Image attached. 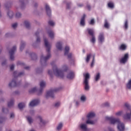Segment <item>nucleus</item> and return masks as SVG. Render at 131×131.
I'll return each mask as SVG.
<instances>
[{"label": "nucleus", "instance_id": "5fc2aeb1", "mask_svg": "<svg viewBox=\"0 0 131 131\" xmlns=\"http://www.w3.org/2000/svg\"><path fill=\"white\" fill-rule=\"evenodd\" d=\"M18 26V24H17V23H14V24H13V25H12V27H13V28H14V29H15V28H16V27H17V26Z\"/></svg>", "mask_w": 131, "mask_h": 131}, {"label": "nucleus", "instance_id": "ea45409f", "mask_svg": "<svg viewBox=\"0 0 131 131\" xmlns=\"http://www.w3.org/2000/svg\"><path fill=\"white\" fill-rule=\"evenodd\" d=\"M91 56H92V54H89L87 55V57L86 58V62H87V63L90 61V59H91Z\"/></svg>", "mask_w": 131, "mask_h": 131}, {"label": "nucleus", "instance_id": "58836bf2", "mask_svg": "<svg viewBox=\"0 0 131 131\" xmlns=\"http://www.w3.org/2000/svg\"><path fill=\"white\" fill-rule=\"evenodd\" d=\"M109 24L108 23V21H107V20H105V22H104V27L105 28H109Z\"/></svg>", "mask_w": 131, "mask_h": 131}, {"label": "nucleus", "instance_id": "b1692460", "mask_svg": "<svg viewBox=\"0 0 131 131\" xmlns=\"http://www.w3.org/2000/svg\"><path fill=\"white\" fill-rule=\"evenodd\" d=\"M64 50H65L64 55L66 56V55H68V53H69V50H70V49L68 46H66L65 47Z\"/></svg>", "mask_w": 131, "mask_h": 131}, {"label": "nucleus", "instance_id": "473e14b6", "mask_svg": "<svg viewBox=\"0 0 131 131\" xmlns=\"http://www.w3.org/2000/svg\"><path fill=\"white\" fill-rule=\"evenodd\" d=\"M127 89L128 90H131V79L128 81V83L126 84Z\"/></svg>", "mask_w": 131, "mask_h": 131}, {"label": "nucleus", "instance_id": "e433bc0d", "mask_svg": "<svg viewBox=\"0 0 131 131\" xmlns=\"http://www.w3.org/2000/svg\"><path fill=\"white\" fill-rule=\"evenodd\" d=\"M126 49V46H125L124 44L121 45L120 47V50H122L123 51H124Z\"/></svg>", "mask_w": 131, "mask_h": 131}, {"label": "nucleus", "instance_id": "ddd939ff", "mask_svg": "<svg viewBox=\"0 0 131 131\" xmlns=\"http://www.w3.org/2000/svg\"><path fill=\"white\" fill-rule=\"evenodd\" d=\"M74 78V73L71 72L67 75V78L69 79H72V78Z\"/></svg>", "mask_w": 131, "mask_h": 131}, {"label": "nucleus", "instance_id": "c756f323", "mask_svg": "<svg viewBox=\"0 0 131 131\" xmlns=\"http://www.w3.org/2000/svg\"><path fill=\"white\" fill-rule=\"evenodd\" d=\"M14 105V100H11L10 102L8 103V107H12Z\"/></svg>", "mask_w": 131, "mask_h": 131}, {"label": "nucleus", "instance_id": "1a4fd4ad", "mask_svg": "<svg viewBox=\"0 0 131 131\" xmlns=\"http://www.w3.org/2000/svg\"><path fill=\"white\" fill-rule=\"evenodd\" d=\"M39 104V100L35 99L30 102L29 106L31 107H34V106H36Z\"/></svg>", "mask_w": 131, "mask_h": 131}, {"label": "nucleus", "instance_id": "5701e85b", "mask_svg": "<svg viewBox=\"0 0 131 131\" xmlns=\"http://www.w3.org/2000/svg\"><path fill=\"white\" fill-rule=\"evenodd\" d=\"M7 14L10 19H12V18H13V16H14V13H13V11H9Z\"/></svg>", "mask_w": 131, "mask_h": 131}, {"label": "nucleus", "instance_id": "bf43d9fd", "mask_svg": "<svg viewBox=\"0 0 131 131\" xmlns=\"http://www.w3.org/2000/svg\"><path fill=\"white\" fill-rule=\"evenodd\" d=\"M5 7L7 9V8H10V7H11V4H7L5 5Z\"/></svg>", "mask_w": 131, "mask_h": 131}, {"label": "nucleus", "instance_id": "7c9ffc66", "mask_svg": "<svg viewBox=\"0 0 131 131\" xmlns=\"http://www.w3.org/2000/svg\"><path fill=\"white\" fill-rule=\"evenodd\" d=\"M25 25L26 28L29 29V27H30V24L28 21H25Z\"/></svg>", "mask_w": 131, "mask_h": 131}, {"label": "nucleus", "instance_id": "8fccbe9b", "mask_svg": "<svg viewBox=\"0 0 131 131\" xmlns=\"http://www.w3.org/2000/svg\"><path fill=\"white\" fill-rule=\"evenodd\" d=\"M81 101H82V102H84V101H85V96H82L81 97Z\"/></svg>", "mask_w": 131, "mask_h": 131}, {"label": "nucleus", "instance_id": "37998d69", "mask_svg": "<svg viewBox=\"0 0 131 131\" xmlns=\"http://www.w3.org/2000/svg\"><path fill=\"white\" fill-rule=\"evenodd\" d=\"M125 107H126V108H127L128 110H129V111H130V105H129L128 103H125Z\"/></svg>", "mask_w": 131, "mask_h": 131}, {"label": "nucleus", "instance_id": "4c0bfd02", "mask_svg": "<svg viewBox=\"0 0 131 131\" xmlns=\"http://www.w3.org/2000/svg\"><path fill=\"white\" fill-rule=\"evenodd\" d=\"M62 126H63V124H62V123H60L57 127V130H60V129H61V128H62Z\"/></svg>", "mask_w": 131, "mask_h": 131}, {"label": "nucleus", "instance_id": "2f4dec72", "mask_svg": "<svg viewBox=\"0 0 131 131\" xmlns=\"http://www.w3.org/2000/svg\"><path fill=\"white\" fill-rule=\"evenodd\" d=\"M86 123L87 124H95V122L94 121H92V120H88L86 121Z\"/></svg>", "mask_w": 131, "mask_h": 131}, {"label": "nucleus", "instance_id": "72a5a7b5", "mask_svg": "<svg viewBox=\"0 0 131 131\" xmlns=\"http://www.w3.org/2000/svg\"><path fill=\"white\" fill-rule=\"evenodd\" d=\"M124 27L125 29H127V28L128 27V21H127V20H125L124 25Z\"/></svg>", "mask_w": 131, "mask_h": 131}, {"label": "nucleus", "instance_id": "a878e982", "mask_svg": "<svg viewBox=\"0 0 131 131\" xmlns=\"http://www.w3.org/2000/svg\"><path fill=\"white\" fill-rule=\"evenodd\" d=\"M37 118L39 119L40 121V123L42 124V125H45L46 124V121H44L43 120H42V119L41 118V116L37 117Z\"/></svg>", "mask_w": 131, "mask_h": 131}, {"label": "nucleus", "instance_id": "6ab92c4d", "mask_svg": "<svg viewBox=\"0 0 131 131\" xmlns=\"http://www.w3.org/2000/svg\"><path fill=\"white\" fill-rule=\"evenodd\" d=\"M35 35L37 37L36 42H40V38L38 37V35H39V32L37 31Z\"/></svg>", "mask_w": 131, "mask_h": 131}, {"label": "nucleus", "instance_id": "0eeeda50", "mask_svg": "<svg viewBox=\"0 0 131 131\" xmlns=\"http://www.w3.org/2000/svg\"><path fill=\"white\" fill-rule=\"evenodd\" d=\"M16 46H13L12 49L9 51V54L10 55V58L11 61H13V60H14V54H15V52H16Z\"/></svg>", "mask_w": 131, "mask_h": 131}, {"label": "nucleus", "instance_id": "338daca9", "mask_svg": "<svg viewBox=\"0 0 131 131\" xmlns=\"http://www.w3.org/2000/svg\"><path fill=\"white\" fill-rule=\"evenodd\" d=\"M7 63V61H4L2 62V66H4V65H5V64Z\"/></svg>", "mask_w": 131, "mask_h": 131}, {"label": "nucleus", "instance_id": "a211bd4d", "mask_svg": "<svg viewBox=\"0 0 131 131\" xmlns=\"http://www.w3.org/2000/svg\"><path fill=\"white\" fill-rule=\"evenodd\" d=\"M48 34L49 35V37H50V38H53L54 36L55 35V34H54V32H53V31H49L48 32Z\"/></svg>", "mask_w": 131, "mask_h": 131}, {"label": "nucleus", "instance_id": "c9c22d12", "mask_svg": "<svg viewBox=\"0 0 131 131\" xmlns=\"http://www.w3.org/2000/svg\"><path fill=\"white\" fill-rule=\"evenodd\" d=\"M31 57L33 60H36L37 59V56L34 53L31 54Z\"/></svg>", "mask_w": 131, "mask_h": 131}, {"label": "nucleus", "instance_id": "e2e57ef3", "mask_svg": "<svg viewBox=\"0 0 131 131\" xmlns=\"http://www.w3.org/2000/svg\"><path fill=\"white\" fill-rule=\"evenodd\" d=\"M86 8H87V9H88V10H89V11H90V10H91V5H87Z\"/></svg>", "mask_w": 131, "mask_h": 131}, {"label": "nucleus", "instance_id": "f8f14e48", "mask_svg": "<svg viewBox=\"0 0 131 131\" xmlns=\"http://www.w3.org/2000/svg\"><path fill=\"white\" fill-rule=\"evenodd\" d=\"M46 13L48 16H51V13L52 12L51 10V8H50V6L48 5V4L46 5Z\"/></svg>", "mask_w": 131, "mask_h": 131}, {"label": "nucleus", "instance_id": "69168bd1", "mask_svg": "<svg viewBox=\"0 0 131 131\" xmlns=\"http://www.w3.org/2000/svg\"><path fill=\"white\" fill-rule=\"evenodd\" d=\"M77 6H78V7H79L80 8H81L82 7H83V5L80 4H78Z\"/></svg>", "mask_w": 131, "mask_h": 131}, {"label": "nucleus", "instance_id": "a18cd8bd", "mask_svg": "<svg viewBox=\"0 0 131 131\" xmlns=\"http://www.w3.org/2000/svg\"><path fill=\"white\" fill-rule=\"evenodd\" d=\"M89 24H90V25H94L95 24V19L92 18L90 21Z\"/></svg>", "mask_w": 131, "mask_h": 131}, {"label": "nucleus", "instance_id": "680f3d73", "mask_svg": "<svg viewBox=\"0 0 131 131\" xmlns=\"http://www.w3.org/2000/svg\"><path fill=\"white\" fill-rule=\"evenodd\" d=\"M17 65H24V63L21 62V61L17 62Z\"/></svg>", "mask_w": 131, "mask_h": 131}, {"label": "nucleus", "instance_id": "39448f33", "mask_svg": "<svg viewBox=\"0 0 131 131\" xmlns=\"http://www.w3.org/2000/svg\"><path fill=\"white\" fill-rule=\"evenodd\" d=\"M84 79L83 83L84 84V89L85 91H89L90 90V86L89 85V80L90 79V74L88 73L83 74Z\"/></svg>", "mask_w": 131, "mask_h": 131}, {"label": "nucleus", "instance_id": "dca6fc26", "mask_svg": "<svg viewBox=\"0 0 131 131\" xmlns=\"http://www.w3.org/2000/svg\"><path fill=\"white\" fill-rule=\"evenodd\" d=\"M87 31L89 35H91V36H93L94 35V30L92 29L88 28L87 29Z\"/></svg>", "mask_w": 131, "mask_h": 131}, {"label": "nucleus", "instance_id": "13d9d810", "mask_svg": "<svg viewBox=\"0 0 131 131\" xmlns=\"http://www.w3.org/2000/svg\"><path fill=\"white\" fill-rule=\"evenodd\" d=\"M48 74H49V75H52L53 74V71H52V70L48 71Z\"/></svg>", "mask_w": 131, "mask_h": 131}, {"label": "nucleus", "instance_id": "3c124183", "mask_svg": "<svg viewBox=\"0 0 131 131\" xmlns=\"http://www.w3.org/2000/svg\"><path fill=\"white\" fill-rule=\"evenodd\" d=\"M68 58L70 60L71 58H72V54L69 53V54H68Z\"/></svg>", "mask_w": 131, "mask_h": 131}, {"label": "nucleus", "instance_id": "aec40b11", "mask_svg": "<svg viewBox=\"0 0 131 131\" xmlns=\"http://www.w3.org/2000/svg\"><path fill=\"white\" fill-rule=\"evenodd\" d=\"M107 7L110 9H114V3L113 2H110L107 4Z\"/></svg>", "mask_w": 131, "mask_h": 131}, {"label": "nucleus", "instance_id": "0e129e2a", "mask_svg": "<svg viewBox=\"0 0 131 131\" xmlns=\"http://www.w3.org/2000/svg\"><path fill=\"white\" fill-rule=\"evenodd\" d=\"M14 65L12 64V65L10 67V70H11V71L14 70Z\"/></svg>", "mask_w": 131, "mask_h": 131}, {"label": "nucleus", "instance_id": "cd10ccee", "mask_svg": "<svg viewBox=\"0 0 131 131\" xmlns=\"http://www.w3.org/2000/svg\"><path fill=\"white\" fill-rule=\"evenodd\" d=\"M80 127L82 129H83V130H86V129H88L86 128V125L84 124H81L80 125Z\"/></svg>", "mask_w": 131, "mask_h": 131}, {"label": "nucleus", "instance_id": "2eb2a0df", "mask_svg": "<svg viewBox=\"0 0 131 131\" xmlns=\"http://www.w3.org/2000/svg\"><path fill=\"white\" fill-rule=\"evenodd\" d=\"M85 19V14H83L82 17L80 21V25L82 26H84L85 23H84V19Z\"/></svg>", "mask_w": 131, "mask_h": 131}, {"label": "nucleus", "instance_id": "423d86ee", "mask_svg": "<svg viewBox=\"0 0 131 131\" xmlns=\"http://www.w3.org/2000/svg\"><path fill=\"white\" fill-rule=\"evenodd\" d=\"M60 90L61 88L51 89L50 91L47 92L46 98H49V97H51V98H54V93L59 92V91H60Z\"/></svg>", "mask_w": 131, "mask_h": 131}, {"label": "nucleus", "instance_id": "774afa93", "mask_svg": "<svg viewBox=\"0 0 131 131\" xmlns=\"http://www.w3.org/2000/svg\"><path fill=\"white\" fill-rule=\"evenodd\" d=\"M108 130H109V131H114V130H113V129H112V128H111V127H108Z\"/></svg>", "mask_w": 131, "mask_h": 131}, {"label": "nucleus", "instance_id": "f704fd0d", "mask_svg": "<svg viewBox=\"0 0 131 131\" xmlns=\"http://www.w3.org/2000/svg\"><path fill=\"white\" fill-rule=\"evenodd\" d=\"M36 91H37L36 88H34L29 91V93L30 94H32L33 93H35Z\"/></svg>", "mask_w": 131, "mask_h": 131}, {"label": "nucleus", "instance_id": "f3484780", "mask_svg": "<svg viewBox=\"0 0 131 131\" xmlns=\"http://www.w3.org/2000/svg\"><path fill=\"white\" fill-rule=\"evenodd\" d=\"M56 48L57 50H59V51H62V43L60 42H58L56 43Z\"/></svg>", "mask_w": 131, "mask_h": 131}, {"label": "nucleus", "instance_id": "052dcab7", "mask_svg": "<svg viewBox=\"0 0 131 131\" xmlns=\"http://www.w3.org/2000/svg\"><path fill=\"white\" fill-rule=\"evenodd\" d=\"M15 116V115L14 114V113H11L10 115V118H14Z\"/></svg>", "mask_w": 131, "mask_h": 131}, {"label": "nucleus", "instance_id": "393cba45", "mask_svg": "<svg viewBox=\"0 0 131 131\" xmlns=\"http://www.w3.org/2000/svg\"><path fill=\"white\" fill-rule=\"evenodd\" d=\"M131 116V113H127L126 115L124 116V119H130Z\"/></svg>", "mask_w": 131, "mask_h": 131}, {"label": "nucleus", "instance_id": "603ef678", "mask_svg": "<svg viewBox=\"0 0 131 131\" xmlns=\"http://www.w3.org/2000/svg\"><path fill=\"white\" fill-rule=\"evenodd\" d=\"M121 114H122V112H118V113H116V115H117V116H120Z\"/></svg>", "mask_w": 131, "mask_h": 131}, {"label": "nucleus", "instance_id": "9d476101", "mask_svg": "<svg viewBox=\"0 0 131 131\" xmlns=\"http://www.w3.org/2000/svg\"><path fill=\"white\" fill-rule=\"evenodd\" d=\"M104 40H105V37H104V33H100L98 37L99 42H100V43H103V42H104Z\"/></svg>", "mask_w": 131, "mask_h": 131}, {"label": "nucleus", "instance_id": "412c9836", "mask_svg": "<svg viewBox=\"0 0 131 131\" xmlns=\"http://www.w3.org/2000/svg\"><path fill=\"white\" fill-rule=\"evenodd\" d=\"M18 107L19 108V109H20V110L21 109H23V108H24L25 107V103H19L18 105Z\"/></svg>", "mask_w": 131, "mask_h": 131}, {"label": "nucleus", "instance_id": "a19ab883", "mask_svg": "<svg viewBox=\"0 0 131 131\" xmlns=\"http://www.w3.org/2000/svg\"><path fill=\"white\" fill-rule=\"evenodd\" d=\"M93 60L91 62V67H94V64H95V55H93Z\"/></svg>", "mask_w": 131, "mask_h": 131}, {"label": "nucleus", "instance_id": "4468645a", "mask_svg": "<svg viewBox=\"0 0 131 131\" xmlns=\"http://www.w3.org/2000/svg\"><path fill=\"white\" fill-rule=\"evenodd\" d=\"M96 116V114L94 113H90L88 115H87V118L88 119H91V118H93Z\"/></svg>", "mask_w": 131, "mask_h": 131}, {"label": "nucleus", "instance_id": "6e6d98bb", "mask_svg": "<svg viewBox=\"0 0 131 131\" xmlns=\"http://www.w3.org/2000/svg\"><path fill=\"white\" fill-rule=\"evenodd\" d=\"M63 69H64V71H67V70H68V67L67 66H63Z\"/></svg>", "mask_w": 131, "mask_h": 131}, {"label": "nucleus", "instance_id": "09e8293b", "mask_svg": "<svg viewBox=\"0 0 131 131\" xmlns=\"http://www.w3.org/2000/svg\"><path fill=\"white\" fill-rule=\"evenodd\" d=\"M109 106H110V104H109V103L108 102H106L103 104H102V107H109Z\"/></svg>", "mask_w": 131, "mask_h": 131}, {"label": "nucleus", "instance_id": "4be33fe9", "mask_svg": "<svg viewBox=\"0 0 131 131\" xmlns=\"http://www.w3.org/2000/svg\"><path fill=\"white\" fill-rule=\"evenodd\" d=\"M27 119L29 123H30V124H31V123H32V122H33V119H32V118L30 116L27 117Z\"/></svg>", "mask_w": 131, "mask_h": 131}, {"label": "nucleus", "instance_id": "f03ea898", "mask_svg": "<svg viewBox=\"0 0 131 131\" xmlns=\"http://www.w3.org/2000/svg\"><path fill=\"white\" fill-rule=\"evenodd\" d=\"M106 120H109L112 124H115V123H118V129L119 131L124 130V124L120 122V120L119 119H116L113 117H106L105 118Z\"/></svg>", "mask_w": 131, "mask_h": 131}, {"label": "nucleus", "instance_id": "c03bdc74", "mask_svg": "<svg viewBox=\"0 0 131 131\" xmlns=\"http://www.w3.org/2000/svg\"><path fill=\"white\" fill-rule=\"evenodd\" d=\"M48 24L49 25H50V26H54L55 25V23H54V21L52 20H49Z\"/></svg>", "mask_w": 131, "mask_h": 131}, {"label": "nucleus", "instance_id": "6e6552de", "mask_svg": "<svg viewBox=\"0 0 131 131\" xmlns=\"http://www.w3.org/2000/svg\"><path fill=\"white\" fill-rule=\"evenodd\" d=\"M127 60H128V54L126 53L124 54V57L120 60V63L125 64L127 62Z\"/></svg>", "mask_w": 131, "mask_h": 131}, {"label": "nucleus", "instance_id": "f257e3e1", "mask_svg": "<svg viewBox=\"0 0 131 131\" xmlns=\"http://www.w3.org/2000/svg\"><path fill=\"white\" fill-rule=\"evenodd\" d=\"M44 42L45 45V47L47 48V56L46 57H43V55H41L40 57V63L41 64H43L46 65V63H47V61L50 59L51 57V45L49 43L48 41V39L45 38Z\"/></svg>", "mask_w": 131, "mask_h": 131}, {"label": "nucleus", "instance_id": "79ce46f5", "mask_svg": "<svg viewBox=\"0 0 131 131\" xmlns=\"http://www.w3.org/2000/svg\"><path fill=\"white\" fill-rule=\"evenodd\" d=\"M92 36V39H91V42H92L93 43H95V42H96V38L95 37V35L94 36Z\"/></svg>", "mask_w": 131, "mask_h": 131}, {"label": "nucleus", "instance_id": "9b49d317", "mask_svg": "<svg viewBox=\"0 0 131 131\" xmlns=\"http://www.w3.org/2000/svg\"><path fill=\"white\" fill-rule=\"evenodd\" d=\"M46 86V82L43 81H41L40 82V90H39V95L40 94H41L42 93V90H43V88Z\"/></svg>", "mask_w": 131, "mask_h": 131}, {"label": "nucleus", "instance_id": "4d7b16f0", "mask_svg": "<svg viewBox=\"0 0 131 131\" xmlns=\"http://www.w3.org/2000/svg\"><path fill=\"white\" fill-rule=\"evenodd\" d=\"M55 107H59L60 106V102H57L54 105Z\"/></svg>", "mask_w": 131, "mask_h": 131}, {"label": "nucleus", "instance_id": "49530a36", "mask_svg": "<svg viewBox=\"0 0 131 131\" xmlns=\"http://www.w3.org/2000/svg\"><path fill=\"white\" fill-rule=\"evenodd\" d=\"M21 16V14L20 13V12H17L16 13L15 15V17L16 18H20Z\"/></svg>", "mask_w": 131, "mask_h": 131}, {"label": "nucleus", "instance_id": "bb28decb", "mask_svg": "<svg viewBox=\"0 0 131 131\" xmlns=\"http://www.w3.org/2000/svg\"><path fill=\"white\" fill-rule=\"evenodd\" d=\"M100 77H101L100 73H98L95 77V81H98L100 79Z\"/></svg>", "mask_w": 131, "mask_h": 131}, {"label": "nucleus", "instance_id": "de8ad7c7", "mask_svg": "<svg viewBox=\"0 0 131 131\" xmlns=\"http://www.w3.org/2000/svg\"><path fill=\"white\" fill-rule=\"evenodd\" d=\"M6 121V118H3V117L0 118V123H3V122H4V121Z\"/></svg>", "mask_w": 131, "mask_h": 131}, {"label": "nucleus", "instance_id": "20e7f679", "mask_svg": "<svg viewBox=\"0 0 131 131\" xmlns=\"http://www.w3.org/2000/svg\"><path fill=\"white\" fill-rule=\"evenodd\" d=\"M51 64L53 67L54 74L57 77L63 78L64 77V72L63 71H61L60 69H58L57 66L55 64V62H51Z\"/></svg>", "mask_w": 131, "mask_h": 131}, {"label": "nucleus", "instance_id": "7ed1b4c3", "mask_svg": "<svg viewBox=\"0 0 131 131\" xmlns=\"http://www.w3.org/2000/svg\"><path fill=\"white\" fill-rule=\"evenodd\" d=\"M23 75H24V72L19 73L17 76V71L14 72L13 76L14 78L11 82L9 83V88H16V86H19V85H20V82H17V77L19 76H22Z\"/></svg>", "mask_w": 131, "mask_h": 131}, {"label": "nucleus", "instance_id": "864d4df0", "mask_svg": "<svg viewBox=\"0 0 131 131\" xmlns=\"http://www.w3.org/2000/svg\"><path fill=\"white\" fill-rule=\"evenodd\" d=\"M70 6H71V3H67V8L69 9L70 8Z\"/></svg>", "mask_w": 131, "mask_h": 131}, {"label": "nucleus", "instance_id": "c85d7f7f", "mask_svg": "<svg viewBox=\"0 0 131 131\" xmlns=\"http://www.w3.org/2000/svg\"><path fill=\"white\" fill-rule=\"evenodd\" d=\"M25 47V42L21 41V45L20 47V51H23V49H24V47Z\"/></svg>", "mask_w": 131, "mask_h": 131}]
</instances>
